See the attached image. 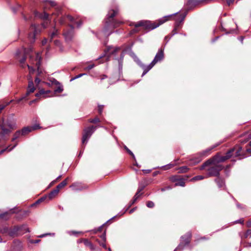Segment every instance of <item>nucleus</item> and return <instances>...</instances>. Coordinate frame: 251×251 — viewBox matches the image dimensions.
Instances as JSON below:
<instances>
[{
    "label": "nucleus",
    "mask_w": 251,
    "mask_h": 251,
    "mask_svg": "<svg viewBox=\"0 0 251 251\" xmlns=\"http://www.w3.org/2000/svg\"><path fill=\"white\" fill-rule=\"evenodd\" d=\"M30 32L28 34V38L29 42L32 43L35 41L36 34L38 33L37 26L35 25H33L30 28Z\"/></svg>",
    "instance_id": "obj_9"
},
{
    "label": "nucleus",
    "mask_w": 251,
    "mask_h": 251,
    "mask_svg": "<svg viewBox=\"0 0 251 251\" xmlns=\"http://www.w3.org/2000/svg\"><path fill=\"white\" fill-rule=\"evenodd\" d=\"M126 210H127V209L125 210L124 212H120V213L118 214V215L119 216H121L122 215H123V214H124L126 212Z\"/></svg>",
    "instance_id": "obj_54"
},
{
    "label": "nucleus",
    "mask_w": 251,
    "mask_h": 251,
    "mask_svg": "<svg viewBox=\"0 0 251 251\" xmlns=\"http://www.w3.org/2000/svg\"><path fill=\"white\" fill-rule=\"evenodd\" d=\"M9 235L10 236H14L19 234H22L24 233L29 232L28 228L24 225L15 226L13 227L10 228Z\"/></svg>",
    "instance_id": "obj_6"
},
{
    "label": "nucleus",
    "mask_w": 251,
    "mask_h": 251,
    "mask_svg": "<svg viewBox=\"0 0 251 251\" xmlns=\"http://www.w3.org/2000/svg\"><path fill=\"white\" fill-rule=\"evenodd\" d=\"M234 0H226L228 5H230L231 3L234 1Z\"/></svg>",
    "instance_id": "obj_53"
},
{
    "label": "nucleus",
    "mask_w": 251,
    "mask_h": 251,
    "mask_svg": "<svg viewBox=\"0 0 251 251\" xmlns=\"http://www.w3.org/2000/svg\"><path fill=\"white\" fill-rule=\"evenodd\" d=\"M47 41H48L47 39L45 38V39L42 41V45H45V44L47 43Z\"/></svg>",
    "instance_id": "obj_52"
},
{
    "label": "nucleus",
    "mask_w": 251,
    "mask_h": 251,
    "mask_svg": "<svg viewBox=\"0 0 251 251\" xmlns=\"http://www.w3.org/2000/svg\"><path fill=\"white\" fill-rule=\"evenodd\" d=\"M180 177L177 176H174L170 177V179L172 182H176V183L180 179Z\"/></svg>",
    "instance_id": "obj_36"
},
{
    "label": "nucleus",
    "mask_w": 251,
    "mask_h": 251,
    "mask_svg": "<svg viewBox=\"0 0 251 251\" xmlns=\"http://www.w3.org/2000/svg\"><path fill=\"white\" fill-rule=\"evenodd\" d=\"M104 226V224H103V225L100 226L99 228H98L97 229H94L93 230L94 231V233H97L99 231H101L102 230V228L103 227V226Z\"/></svg>",
    "instance_id": "obj_40"
},
{
    "label": "nucleus",
    "mask_w": 251,
    "mask_h": 251,
    "mask_svg": "<svg viewBox=\"0 0 251 251\" xmlns=\"http://www.w3.org/2000/svg\"><path fill=\"white\" fill-rule=\"evenodd\" d=\"M100 237V238H101L102 239V240H103V242H100L98 239H97L96 241L103 248L106 249V244L105 243V242L106 241V232H105V230H104V231L103 233V234H101Z\"/></svg>",
    "instance_id": "obj_17"
},
{
    "label": "nucleus",
    "mask_w": 251,
    "mask_h": 251,
    "mask_svg": "<svg viewBox=\"0 0 251 251\" xmlns=\"http://www.w3.org/2000/svg\"><path fill=\"white\" fill-rule=\"evenodd\" d=\"M243 223V220L242 219L235 221V223Z\"/></svg>",
    "instance_id": "obj_57"
},
{
    "label": "nucleus",
    "mask_w": 251,
    "mask_h": 251,
    "mask_svg": "<svg viewBox=\"0 0 251 251\" xmlns=\"http://www.w3.org/2000/svg\"><path fill=\"white\" fill-rule=\"evenodd\" d=\"M103 105H100V106H99L98 110H99V112L100 114H101L102 113V109H103Z\"/></svg>",
    "instance_id": "obj_47"
},
{
    "label": "nucleus",
    "mask_w": 251,
    "mask_h": 251,
    "mask_svg": "<svg viewBox=\"0 0 251 251\" xmlns=\"http://www.w3.org/2000/svg\"><path fill=\"white\" fill-rule=\"evenodd\" d=\"M94 66H95V65L94 64H91V65L86 67L84 68V70L86 71H89V70H91L92 69H93L94 67Z\"/></svg>",
    "instance_id": "obj_41"
},
{
    "label": "nucleus",
    "mask_w": 251,
    "mask_h": 251,
    "mask_svg": "<svg viewBox=\"0 0 251 251\" xmlns=\"http://www.w3.org/2000/svg\"><path fill=\"white\" fill-rule=\"evenodd\" d=\"M85 75V74H80L75 76V77L72 78L71 79V81L75 80V79H76V78H78L80 77L81 76H83V75Z\"/></svg>",
    "instance_id": "obj_45"
},
{
    "label": "nucleus",
    "mask_w": 251,
    "mask_h": 251,
    "mask_svg": "<svg viewBox=\"0 0 251 251\" xmlns=\"http://www.w3.org/2000/svg\"><path fill=\"white\" fill-rule=\"evenodd\" d=\"M147 206L149 208H152L154 206V203L151 201H148L147 202Z\"/></svg>",
    "instance_id": "obj_39"
},
{
    "label": "nucleus",
    "mask_w": 251,
    "mask_h": 251,
    "mask_svg": "<svg viewBox=\"0 0 251 251\" xmlns=\"http://www.w3.org/2000/svg\"><path fill=\"white\" fill-rule=\"evenodd\" d=\"M251 237V229H248L244 234V237L247 238Z\"/></svg>",
    "instance_id": "obj_38"
},
{
    "label": "nucleus",
    "mask_w": 251,
    "mask_h": 251,
    "mask_svg": "<svg viewBox=\"0 0 251 251\" xmlns=\"http://www.w3.org/2000/svg\"><path fill=\"white\" fill-rule=\"evenodd\" d=\"M16 146V144H15V145H14L12 147H11L10 148H9V147H8L6 149L1 150L0 151V155L2 154L4 151H7L9 152V151H11L13 149H14L15 147Z\"/></svg>",
    "instance_id": "obj_35"
},
{
    "label": "nucleus",
    "mask_w": 251,
    "mask_h": 251,
    "mask_svg": "<svg viewBox=\"0 0 251 251\" xmlns=\"http://www.w3.org/2000/svg\"><path fill=\"white\" fill-rule=\"evenodd\" d=\"M46 2L47 3V4H50L52 7L55 6V2L53 1L46 0Z\"/></svg>",
    "instance_id": "obj_42"
},
{
    "label": "nucleus",
    "mask_w": 251,
    "mask_h": 251,
    "mask_svg": "<svg viewBox=\"0 0 251 251\" xmlns=\"http://www.w3.org/2000/svg\"><path fill=\"white\" fill-rule=\"evenodd\" d=\"M163 58V50L161 49L158 50L153 60L148 66L145 65L138 58H137L136 60L137 63L144 70L142 76L146 75L157 62L161 61Z\"/></svg>",
    "instance_id": "obj_4"
},
{
    "label": "nucleus",
    "mask_w": 251,
    "mask_h": 251,
    "mask_svg": "<svg viewBox=\"0 0 251 251\" xmlns=\"http://www.w3.org/2000/svg\"><path fill=\"white\" fill-rule=\"evenodd\" d=\"M62 91H63V89L60 87H58V89L56 90V91L59 92H61Z\"/></svg>",
    "instance_id": "obj_56"
},
{
    "label": "nucleus",
    "mask_w": 251,
    "mask_h": 251,
    "mask_svg": "<svg viewBox=\"0 0 251 251\" xmlns=\"http://www.w3.org/2000/svg\"><path fill=\"white\" fill-rule=\"evenodd\" d=\"M66 18L65 17H62L61 18L60 20H59V23L61 25H62L64 24V21H65V19Z\"/></svg>",
    "instance_id": "obj_48"
},
{
    "label": "nucleus",
    "mask_w": 251,
    "mask_h": 251,
    "mask_svg": "<svg viewBox=\"0 0 251 251\" xmlns=\"http://www.w3.org/2000/svg\"><path fill=\"white\" fill-rule=\"evenodd\" d=\"M205 178L204 176H197L194 177H193L192 178L190 179V181H198L201 180Z\"/></svg>",
    "instance_id": "obj_29"
},
{
    "label": "nucleus",
    "mask_w": 251,
    "mask_h": 251,
    "mask_svg": "<svg viewBox=\"0 0 251 251\" xmlns=\"http://www.w3.org/2000/svg\"><path fill=\"white\" fill-rule=\"evenodd\" d=\"M83 242L84 245L86 246L89 247L91 250H94L95 249V246L87 239H84Z\"/></svg>",
    "instance_id": "obj_25"
},
{
    "label": "nucleus",
    "mask_w": 251,
    "mask_h": 251,
    "mask_svg": "<svg viewBox=\"0 0 251 251\" xmlns=\"http://www.w3.org/2000/svg\"><path fill=\"white\" fill-rule=\"evenodd\" d=\"M242 150V147L239 146H236L233 148L229 150L226 153V155L220 156L219 155L215 156L212 158L206 161L200 167V170H202L204 168L209 165H213L208 170V176H218L219 175V172L221 171L223 167L222 165L219 164L220 162H224L227 159L230 158L234 153L235 157H238L242 155L240 151Z\"/></svg>",
    "instance_id": "obj_1"
},
{
    "label": "nucleus",
    "mask_w": 251,
    "mask_h": 251,
    "mask_svg": "<svg viewBox=\"0 0 251 251\" xmlns=\"http://www.w3.org/2000/svg\"><path fill=\"white\" fill-rule=\"evenodd\" d=\"M17 128L16 123L14 121L7 120L0 125V135L4 136L10 134Z\"/></svg>",
    "instance_id": "obj_5"
},
{
    "label": "nucleus",
    "mask_w": 251,
    "mask_h": 251,
    "mask_svg": "<svg viewBox=\"0 0 251 251\" xmlns=\"http://www.w3.org/2000/svg\"><path fill=\"white\" fill-rule=\"evenodd\" d=\"M192 236L191 232H187L185 235L181 236V242L185 245H187L190 243V239Z\"/></svg>",
    "instance_id": "obj_13"
},
{
    "label": "nucleus",
    "mask_w": 251,
    "mask_h": 251,
    "mask_svg": "<svg viewBox=\"0 0 251 251\" xmlns=\"http://www.w3.org/2000/svg\"><path fill=\"white\" fill-rule=\"evenodd\" d=\"M174 166H175V165L174 164L170 163V164H167L166 165L162 166L161 168L164 170H169V169L173 168Z\"/></svg>",
    "instance_id": "obj_33"
},
{
    "label": "nucleus",
    "mask_w": 251,
    "mask_h": 251,
    "mask_svg": "<svg viewBox=\"0 0 251 251\" xmlns=\"http://www.w3.org/2000/svg\"><path fill=\"white\" fill-rule=\"evenodd\" d=\"M171 189V187L169 186V187H167L166 188H162L161 189V191H165L166 189Z\"/></svg>",
    "instance_id": "obj_55"
},
{
    "label": "nucleus",
    "mask_w": 251,
    "mask_h": 251,
    "mask_svg": "<svg viewBox=\"0 0 251 251\" xmlns=\"http://www.w3.org/2000/svg\"><path fill=\"white\" fill-rule=\"evenodd\" d=\"M63 35L66 41H71L74 36V27L72 25H70L68 29L64 31Z\"/></svg>",
    "instance_id": "obj_10"
},
{
    "label": "nucleus",
    "mask_w": 251,
    "mask_h": 251,
    "mask_svg": "<svg viewBox=\"0 0 251 251\" xmlns=\"http://www.w3.org/2000/svg\"><path fill=\"white\" fill-rule=\"evenodd\" d=\"M46 199H48L47 195L45 196L42 198H40V200H41L42 201H45Z\"/></svg>",
    "instance_id": "obj_51"
},
{
    "label": "nucleus",
    "mask_w": 251,
    "mask_h": 251,
    "mask_svg": "<svg viewBox=\"0 0 251 251\" xmlns=\"http://www.w3.org/2000/svg\"><path fill=\"white\" fill-rule=\"evenodd\" d=\"M216 146H213V147L207 149L205 151H203L201 152V155L204 156H207L208 154H210V151H211V150L213 149Z\"/></svg>",
    "instance_id": "obj_28"
},
{
    "label": "nucleus",
    "mask_w": 251,
    "mask_h": 251,
    "mask_svg": "<svg viewBox=\"0 0 251 251\" xmlns=\"http://www.w3.org/2000/svg\"><path fill=\"white\" fill-rule=\"evenodd\" d=\"M32 51V49L31 48L29 49H24V52L25 54V56L20 60V63L21 64L22 66L24 67L23 64L25 63V62L26 60V55H29L30 52Z\"/></svg>",
    "instance_id": "obj_16"
},
{
    "label": "nucleus",
    "mask_w": 251,
    "mask_h": 251,
    "mask_svg": "<svg viewBox=\"0 0 251 251\" xmlns=\"http://www.w3.org/2000/svg\"><path fill=\"white\" fill-rule=\"evenodd\" d=\"M35 16L43 20H47L49 17V14L45 12H44L43 14L39 13L38 12H35Z\"/></svg>",
    "instance_id": "obj_20"
},
{
    "label": "nucleus",
    "mask_w": 251,
    "mask_h": 251,
    "mask_svg": "<svg viewBox=\"0 0 251 251\" xmlns=\"http://www.w3.org/2000/svg\"><path fill=\"white\" fill-rule=\"evenodd\" d=\"M59 193V191L58 190H57L56 188L52 191H51L48 195H47L48 198L49 199V200H51L54 198H55Z\"/></svg>",
    "instance_id": "obj_19"
},
{
    "label": "nucleus",
    "mask_w": 251,
    "mask_h": 251,
    "mask_svg": "<svg viewBox=\"0 0 251 251\" xmlns=\"http://www.w3.org/2000/svg\"><path fill=\"white\" fill-rule=\"evenodd\" d=\"M201 159L200 158H197L195 159H191L189 161V164L192 165L198 164L201 161Z\"/></svg>",
    "instance_id": "obj_30"
},
{
    "label": "nucleus",
    "mask_w": 251,
    "mask_h": 251,
    "mask_svg": "<svg viewBox=\"0 0 251 251\" xmlns=\"http://www.w3.org/2000/svg\"><path fill=\"white\" fill-rule=\"evenodd\" d=\"M125 149L129 153V154H130L133 158H135L134 155L130 150H129L126 146L125 147Z\"/></svg>",
    "instance_id": "obj_43"
},
{
    "label": "nucleus",
    "mask_w": 251,
    "mask_h": 251,
    "mask_svg": "<svg viewBox=\"0 0 251 251\" xmlns=\"http://www.w3.org/2000/svg\"><path fill=\"white\" fill-rule=\"evenodd\" d=\"M50 92V91H45L44 90L41 89L39 91V92L38 93L36 94L35 96L36 97H39L41 95H43L45 94L46 93H49Z\"/></svg>",
    "instance_id": "obj_34"
},
{
    "label": "nucleus",
    "mask_w": 251,
    "mask_h": 251,
    "mask_svg": "<svg viewBox=\"0 0 251 251\" xmlns=\"http://www.w3.org/2000/svg\"><path fill=\"white\" fill-rule=\"evenodd\" d=\"M42 202V201L41 200H40V199H38L36 202V203H40Z\"/></svg>",
    "instance_id": "obj_60"
},
{
    "label": "nucleus",
    "mask_w": 251,
    "mask_h": 251,
    "mask_svg": "<svg viewBox=\"0 0 251 251\" xmlns=\"http://www.w3.org/2000/svg\"><path fill=\"white\" fill-rule=\"evenodd\" d=\"M175 186L184 187L185 186L184 179L182 178H180V179H179V180L175 183Z\"/></svg>",
    "instance_id": "obj_27"
},
{
    "label": "nucleus",
    "mask_w": 251,
    "mask_h": 251,
    "mask_svg": "<svg viewBox=\"0 0 251 251\" xmlns=\"http://www.w3.org/2000/svg\"><path fill=\"white\" fill-rule=\"evenodd\" d=\"M66 18L71 22L74 23L75 24H76L77 27H79L82 24L81 21H75L74 18L70 15H67Z\"/></svg>",
    "instance_id": "obj_21"
},
{
    "label": "nucleus",
    "mask_w": 251,
    "mask_h": 251,
    "mask_svg": "<svg viewBox=\"0 0 251 251\" xmlns=\"http://www.w3.org/2000/svg\"><path fill=\"white\" fill-rule=\"evenodd\" d=\"M73 188V189L75 191L82 190L84 189H86L87 187L85 185H82L80 183H75L71 186Z\"/></svg>",
    "instance_id": "obj_14"
},
{
    "label": "nucleus",
    "mask_w": 251,
    "mask_h": 251,
    "mask_svg": "<svg viewBox=\"0 0 251 251\" xmlns=\"http://www.w3.org/2000/svg\"><path fill=\"white\" fill-rule=\"evenodd\" d=\"M72 234L74 235H76L77 233H82V232H76V231H72Z\"/></svg>",
    "instance_id": "obj_58"
},
{
    "label": "nucleus",
    "mask_w": 251,
    "mask_h": 251,
    "mask_svg": "<svg viewBox=\"0 0 251 251\" xmlns=\"http://www.w3.org/2000/svg\"><path fill=\"white\" fill-rule=\"evenodd\" d=\"M118 9L115 8V9L109 10L107 15V17L105 19V27L104 31L107 30L108 29H113L120 25L122 22L117 21L114 19L118 13Z\"/></svg>",
    "instance_id": "obj_3"
},
{
    "label": "nucleus",
    "mask_w": 251,
    "mask_h": 251,
    "mask_svg": "<svg viewBox=\"0 0 251 251\" xmlns=\"http://www.w3.org/2000/svg\"><path fill=\"white\" fill-rule=\"evenodd\" d=\"M50 233L46 234H42L40 236H39V237H45L47 235H50Z\"/></svg>",
    "instance_id": "obj_59"
},
{
    "label": "nucleus",
    "mask_w": 251,
    "mask_h": 251,
    "mask_svg": "<svg viewBox=\"0 0 251 251\" xmlns=\"http://www.w3.org/2000/svg\"><path fill=\"white\" fill-rule=\"evenodd\" d=\"M22 135V132L20 130L17 131L14 134L13 137L12 138V141H14L18 138L20 136Z\"/></svg>",
    "instance_id": "obj_31"
},
{
    "label": "nucleus",
    "mask_w": 251,
    "mask_h": 251,
    "mask_svg": "<svg viewBox=\"0 0 251 251\" xmlns=\"http://www.w3.org/2000/svg\"><path fill=\"white\" fill-rule=\"evenodd\" d=\"M9 212H5L3 214H0V218H3L5 215H9Z\"/></svg>",
    "instance_id": "obj_49"
},
{
    "label": "nucleus",
    "mask_w": 251,
    "mask_h": 251,
    "mask_svg": "<svg viewBox=\"0 0 251 251\" xmlns=\"http://www.w3.org/2000/svg\"><path fill=\"white\" fill-rule=\"evenodd\" d=\"M14 212H15V211H14V209H12L10 210V213H13Z\"/></svg>",
    "instance_id": "obj_64"
},
{
    "label": "nucleus",
    "mask_w": 251,
    "mask_h": 251,
    "mask_svg": "<svg viewBox=\"0 0 251 251\" xmlns=\"http://www.w3.org/2000/svg\"><path fill=\"white\" fill-rule=\"evenodd\" d=\"M59 35L58 30L54 27L53 31L49 34V38L50 42H51L53 38L58 37Z\"/></svg>",
    "instance_id": "obj_15"
},
{
    "label": "nucleus",
    "mask_w": 251,
    "mask_h": 251,
    "mask_svg": "<svg viewBox=\"0 0 251 251\" xmlns=\"http://www.w3.org/2000/svg\"><path fill=\"white\" fill-rule=\"evenodd\" d=\"M215 182L217 183L219 188H223L225 186V182L223 179L220 177H218L215 179Z\"/></svg>",
    "instance_id": "obj_22"
},
{
    "label": "nucleus",
    "mask_w": 251,
    "mask_h": 251,
    "mask_svg": "<svg viewBox=\"0 0 251 251\" xmlns=\"http://www.w3.org/2000/svg\"><path fill=\"white\" fill-rule=\"evenodd\" d=\"M177 170L179 173H185L188 171L189 168L185 166L178 168Z\"/></svg>",
    "instance_id": "obj_26"
},
{
    "label": "nucleus",
    "mask_w": 251,
    "mask_h": 251,
    "mask_svg": "<svg viewBox=\"0 0 251 251\" xmlns=\"http://www.w3.org/2000/svg\"><path fill=\"white\" fill-rule=\"evenodd\" d=\"M40 82V79L38 77H36L35 79V83L36 84H39Z\"/></svg>",
    "instance_id": "obj_50"
},
{
    "label": "nucleus",
    "mask_w": 251,
    "mask_h": 251,
    "mask_svg": "<svg viewBox=\"0 0 251 251\" xmlns=\"http://www.w3.org/2000/svg\"><path fill=\"white\" fill-rule=\"evenodd\" d=\"M39 128V126L38 125H34V126H30V127H24L21 131L22 132V135H25L27 134V133H28L29 132L32 131L33 130L37 129Z\"/></svg>",
    "instance_id": "obj_12"
},
{
    "label": "nucleus",
    "mask_w": 251,
    "mask_h": 251,
    "mask_svg": "<svg viewBox=\"0 0 251 251\" xmlns=\"http://www.w3.org/2000/svg\"><path fill=\"white\" fill-rule=\"evenodd\" d=\"M12 10H13V12H14V13H16V8H15L13 7V8H12Z\"/></svg>",
    "instance_id": "obj_63"
},
{
    "label": "nucleus",
    "mask_w": 251,
    "mask_h": 251,
    "mask_svg": "<svg viewBox=\"0 0 251 251\" xmlns=\"http://www.w3.org/2000/svg\"><path fill=\"white\" fill-rule=\"evenodd\" d=\"M10 229L6 226H3L0 228V232L2 234L9 235Z\"/></svg>",
    "instance_id": "obj_24"
},
{
    "label": "nucleus",
    "mask_w": 251,
    "mask_h": 251,
    "mask_svg": "<svg viewBox=\"0 0 251 251\" xmlns=\"http://www.w3.org/2000/svg\"><path fill=\"white\" fill-rule=\"evenodd\" d=\"M27 66L28 67V68L29 69V73L30 74H32L33 73V72H34V68L31 67V66H30L29 65H27Z\"/></svg>",
    "instance_id": "obj_44"
},
{
    "label": "nucleus",
    "mask_w": 251,
    "mask_h": 251,
    "mask_svg": "<svg viewBox=\"0 0 251 251\" xmlns=\"http://www.w3.org/2000/svg\"><path fill=\"white\" fill-rule=\"evenodd\" d=\"M187 13V12L179 14L176 13L164 16L155 22H151L149 21H141L133 24L136 28L143 26L145 29L151 30L155 29L160 25L170 20L171 18H173L175 20V28L172 32L173 34L175 35L177 33L176 30L181 27V23L183 22Z\"/></svg>",
    "instance_id": "obj_2"
},
{
    "label": "nucleus",
    "mask_w": 251,
    "mask_h": 251,
    "mask_svg": "<svg viewBox=\"0 0 251 251\" xmlns=\"http://www.w3.org/2000/svg\"><path fill=\"white\" fill-rule=\"evenodd\" d=\"M36 101V100H33L29 102V105H31L33 102H34Z\"/></svg>",
    "instance_id": "obj_62"
},
{
    "label": "nucleus",
    "mask_w": 251,
    "mask_h": 251,
    "mask_svg": "<svg viewBox=\"0 0 251 251\" xmlns=\"http://www.w3.org/2000/svg\"><path fill=\"white\" fill-rule=\"evenodd\" d=\"M120 50L119 48H113L111 47H107L104 50V56L107 57L106 60H108L109 56L116 54V53Z\"/></svg>",
    "instance_id": "obj_11"
},
{
    "label": "nucleus",
    "mask_w": 251,
    "mask_h": 251,
    "mask_svg": "<svg viewBox=\"0 0 251 251\" xmlns=\"http://www.w3.org/2000/svg\"><path fill=\"white\" fill-rule=\"evenodd\" d=\"M96 129V126H94L87 127L84 129L82 139V144H84L87 142L88 139L90 138Z\"/></svg>",
    "instance_id": "obj_7"
},
{
    "label": "nucleus",
    "mask_w": 251,
    "mask_h": 251,
    "mask_svg": "<svg viewBox=\"0 0 251 251\" xmlns=\"http://www.w3.org/2000/svg\"><path fill=\"white\" fill-rule=\"evenodd\" d=\"M100 121V119L98 117H96L94 119H89V122L91 123H96Z\"/></svg>",
    "instance_id": "obj_37"
},
{
    "label": "nucleus",
    "mask_w": 251,
    "mask_h": 251,
    "mask_svg": "<svg viewBox=\"0 0 251 251\" xmlns=\"http://www.w3.org/2000/svg\"><path fill=\"white\" fill-rule=\"evenodd\" d=\"M142 191V189L138 190V192L135 194V196H134L133 199L132 201V204H133L137 200V199L138 198V197L140 196V194H139L140 192Z\"/></svg>",
    "instance_id": "obj_32"
},
{
    "label": "nucleus",
    "mask_w": 251,
    "mask_h": 251,
    "mask_svg": "<svg viewBox=\"0 0 251 251\" xmlns=\"http://www.w3.org/2000/svg\"><path fill=\"white\" fill-rule=\"evenodd\" d=\"M246 151L247 152L251 153V149H247Z\"/></svg>",
    "instance_id": "obj_61"
},
{
    "label": "nucleus",
    "mask_w": 251,
    "mask_h": 251,
    "mask_svg": "<svg viewBox=\"0 0 251 251\" xmlns=\"http://www.w3.org/2000/svg\"><path fill=\"white\" fill-rule=\"evenodd\" d=\"M69 179L68 177L66 178L64 180L59 184L56 187V189L59 191L60 189L65 187L67 184V180Z\"/></svg>",
    "instance_id": "obj_23"
},
{
    "label": "nucleus",
    "mask_w": 251,
    "mask_h": 251,
    "mask_svg": "<svg viewBox=\"0 0 251 251\" xmlns=\"http://www.w3.org/2000/svg\"><path fill=\"white\" fill-rule=\"evenodd\" d=\"M54 44L56 46H58V47H60V45H61V42H60L59 40H55L54 42Z\"/></svg>",
    "instance_id": "obj_46"
},
{
    "label": "nucleus",
    "mask_w": 251,
    "mask_h": 251,
    "mask_svg": "<svg viewBox=\"0 0 251 251\" xmlns=\"http://www.w3.org/2000/svg\"><path fill=\"white\" fill-rule=\"evenodd\" d=\"M28 80L29 82L27 92L25 96L22 97L21 98L17 100L18 102H20L22 100L26 99V97L28 96L30 93H33L35 90V88L34 86V83L32 81V77L30 75L29 76Z\"/></svg>",
    "instance_id": "obj_8"
},
{
    "label": "nucleus",
    "mask_w": 251,
    "mask_h": 251,
    "mask_svg": "<svg viewBox=\"0 0 251 251\" xmlns=\"http://www.w3.org/2000/svg\"><path fill=\"white\" fill-rule=\"evenodd\" d=\"M36 59L37 60L36 66L37 67L38 76H40V73H41V71L40 70L39 67L41 63V56L40 53H37Z\"/></svg>",
    "instance_id": "obj_18"
}]
</instances>
